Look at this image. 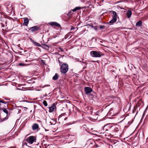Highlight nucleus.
<instances>
[{"instance_id":"1","label":"nucleus","mask_w":148,"mask_h":148,"mask_svg":"<svg viewBox=\"0 0 148 148\" xmlns=\"http://www.w3.org/2000/svg\"><path fill=\"white\" fill-rule=\"evenodd\" d=\"M90 54L92 57H99L103 55L102 52L96 51H91L90 52Z\"/></svg>"},{"instance_id":"2","label":"nucleus","mask_w":148,"mask_h":148,"mask_svg":"<svg viewBox=\"0 0 148 148\" xmlns=\"http://www.w3.org/2000/svg\"><path fill=\"white\" fill-rule=\"evenodd\" d=\"M68 66L66 64H63L61 66L60 71L63 73L65 74L68 71Z\"/></svg>"},{"instance_id":"3","label":"nucleus","mask_w":148,"mask_h":148,"mask_svg":"<svg viewBox=\"0 0 148 148\" xmlns=\"http://www.w3.org/2000/svg\"><path fill=\"white\" fill-rule=\"evenodd\" d=\"M36 138L35 136H31L27 138L26 141L28 143L32 144L34 142H36Z\"/></svg>"},{"instance_id":"4","label":"nucleus","mask_w":148,"mask_h":148,"mask_svg":"<svg viewBox=\"0 0 148 148\" xmlns=\"http://www.w3.org/2000/svg\"><path fill=\"white\" fill-rule=\"evenodd\" d=\"M92 91V89L89 87H86L84 88V91L87 94L91 92Z\"/></svg>"},{"instance_id":"5","label":"nucleus","mask_w":148,"mask_h":148,"mask_svg":"<svg viewBox=\"0 0 148 148\" xmlns=\"http://www.w3.org/2000/svg\"><path fill=\"white\" fill-rule=\"evenodd\" d=\"M39 29L38 26H34L30 28L29 30L32 32H34L37 31Z\"/></svg>"},{"instance_id":"6","label":"nucleus","mask_w":148,"mask_h":148,"mask_svg":"<svg viewBox=\"0 0 148 148\" xmlns=\"http://www.w3.org/2000/svg\"><path fill=\"white\" fill-rule=\"evenodd\" d=\"M39 127L38 125L37 124L35 123L32 126V129L34 130H37Z\"/></svg>"},{"instance_id":"7","label":"nucleus","mask_w":148,"mask_h":148,"mask_svg":"<svg viewBox=\"0 0 148 148\" xmlns=\"http://www.w3.org/2000/svg\"><path fill=\"white\" fill-rule=\"evenodd\" d=\"M132 12L130 10H128L127 11L126 13V15L128 18H130L132 15Z\"/></svg>"},{"instance_id":"8","label":"nucleus","mask_w":148,"mask_h":148,"mask_svg":"<svg viewBox=\"0 0 148 148\" xmlns=\"http://www.w3.org/2000/svg\"><path fill=\"white\" fill-rule=\"evenodd\" d=\"M116 21V19L113 18L108 23L110 25H112Z\"/></svg>"},{"instance_id":"9","label":"nucleus","mask_w":148,"mask_h":148,"mask_svg":"<svg viewBox=\"0 0 148 148\" xmlns=\"http://www.w3.org/2000/svg\"><path fill=\"white\" fill-rule=\"evenodd\" d=\"M29 22V21L28 18H27L25 19H24L23 24L25 26H27Z\"/></svg>"},{"instance_id":"10","label":"nucleus","mask_w":148,"mask_h":148,"mask_svg":"<svg viewBox=\"0 0 148 148\" xmlns=\"http://www.w3.org/2000/svg\"><path fill=\"white\" fill-rule=\"evenodd\" d=\"M41 145H42V146H43V148H47V145L46 143V141H45L44 140H43V141L42 142Z\"/></svg>"},{"instance_id":"11","label":"nucleus","mask_w":148,"mask_h":148,"mask_svg":"<svg viewBox=\"0 0 148 148\" xmlns=\"http://www.w3.org/2000/svg\"><path fill=\"white\" fill-rule=\"evenodd\" d=\"M55 106H52L49 108V111L50 112H53L54 110Z\"/></svg>"},{"instance_id":"12","label":"nucleus","mask_w":148,"mask_h":148,"mask_svg":"<svg viewBox=\"0 0 148 148\" xmlns=\"http://www.w3.org/2000/svg\"><path fill=\"white\" fill-rule=\"evenodd\" d=\"M113 15L112 16V18L115 19H116L117 17V14L115 11H112Z\"/></svg>"},{"instance_id":"13","label":"nucleus","mask_w":148,"mask_h":148,"mask_svg":"<svg viewBox=\"0 0 148 148\" xmlns=\"http://www.w3.org/2000/svg\"><path fill=\"white\" fill-rule=\"evenodd\" d=\"M142 24V22L141 21H139L137 22L136 23V25L138 27L141 26Z\"/></svg>"},{"instance_id":"14","label":"nucleus","mask_w":148,"mask_h":148,"mask_svg":"<svg viewBox=\"0 0 148 148\" xmlns=\"http://www.w3.org/2000/svg\"><path fill=\"white\" fill-rule=\"evenodd\" d=\"M100 111H98L97 112L95 113V116H96L95 118V119H97V117H98V116L99 115V114L100 113Z\"/></svg>"},{"instance_id":"15","label":"nucleus","mask_w":148,"mask_h":148,"mask_svg":"<svg viewBox=\"0 0 148 148\" xmlns=\"http://www.w3.org/2000/svg\"><path fill=\"white\" fill-rule=\"evenodd\" d=\"M58 78L57 74L56 73L55 75L53 77V79L54 80H57Z\"/></svg>"},{"instance_id":"16","label":"nucleus","mask_w":148,"mask_h":148,"mask_svg":"<svg viewBox=\"0 0 148 148\" xmlns=\"http://www.w3.org/2000/svg\"><path fill=\"white\" fill-rule=\"evenodd\" d=\"M33 42L35 45L36 46L40 47L41 46L40 44L38 43H37L36 42L34 41H33Z\"/></svg>"},{"instance_id":"17","label":"nucleus","mask_w":148,"mask_h":148,"mask_svg":"<svg viewBox=\"0 0 148 148\" xmlns=\"http://www.w3.org/2000/svg\"><path fill=\"white\" fill-rule=\"evenodd\" d=\"M81 9V8L79 7H76L74 9L72 10V11L73 12H75V11L79 10Z\"/></svg>"},{"instance_id":"18","label":"nucleus","mask_w":148,"mask_h":148,"mask_svg":"<svg viewBox=\"0 0 148 148\" xmlns=\"http://www.w3.org/2000/svg\"><path fill=\"white\" fill-rule=\"evenodd\" d=\"M3 111L4 113H5L6 114H7V115H8V112L7 110L6 109H3Z\"/></svg>"},{"instance_id":"19","label":"nucleus","mask_w":148,"mask_h":148,"mask_svg":"<svg viewBox=\"0 0 148 148\" xmlns=\"http://www.w3.org/2000/svg\"><path fill=\"white\" fill-rule=\"evenodd\" d=\"M43 104L45 106H47V101H44L43 102Z\"/></svg>"},{"instance_id":"20","label":"nucleus","mask_w":148,"mask_h":148,"mask_svg":"<svg viewBox=\"0 0 148 148\" xmlns=\"http://www.w3.org/2000/svg\"><path fill=\"white\" fill-rule=\"evenodd\" d=\"M54 24V26H56L59 27H60V25L56 22H55Z\"/></svg>"},{"instance_id":"21","label":"nucleus","mask_w":148,"mask_h":148,"mask_svg":"<svg viewBox=\"0 0 148 148\" xmlns=\"http://www.w3.org/2000/svg\"><path fill=\"white\" fill-rule=\"evenodd\" d=\"M91 27L92 28L94 29V30H97V28H98V27H97V26H95V27H94L93 26H92Z\"/></svg>"},{"instance_id":"22","label":"nucleus","mask_w":148,"mask_h":148,"mask_svg":"<svg viewBox=\"0 0 148 148\" xmlns=\"http://www.w3.org/2000/svg\"><path fill=\"white\" fill-rule=\"evenodd\" d=\"M55 22H51L50 23V25H52V26H54L55 25Z\"/></svg>"},{"instance_id":"23","label":"nucleus","mask_w":148,"mask_h":148,"mask_svg":"<svg viewBox=\"0 0 148 148\" xmlns=\"http://www.w3.org/2000/svg\"><path fill=\"white\" fill-rule=\"evenodd\" d=\"M25 65V64H24L23 63H20L19 64V66H24V65Z\"/></svg>"},{"instance_id":"24","label":"nucleus","mask_w":148,"mask_h":148,"mask_svg":"<svg viewBox=\"0 0 148 148\" xmlns=\"http://www.w3.org/2000/svg\"><path fill=\"white\" fill-rule=\"evenodd\" d=\"M0 103H5V102L4 101H3L1 100H0Z\"/></svg>"},{"instance_id":"25","label":"nucleus","mask_w":148,"mask_h":148,"mask_svg":"<svg viewBox=\"0 0 148 148\" xmlns=\"http://www.w3.org/2000/svg\"><path fill=\"white\" fill-rule=\"evenodd\" d=\"M104 27L103 26L100 25V27L101 29H103Z\"/></svg>"},{"instance_id":"26","label":"nucleus","mask_w":148,"mask_h":148,"mask_svg":"<svg viewBox=\"0 0 148 148\" xmlns=\"http://www.w3.org/2000/svg\"><path fill=\"white\" fill-rule=\"evenodd\" d=\"M75 28V27H72L71 28V30H72L74 29Z\"/></svg>"},{"instance_id":"27","label":"nucleus","mask_w":148,"mask_h":148,"mask_svg":"<svg viewBox=\"0 0 148 148\" xmlns=\"http://www.w3.org/2000/svg\"><path fill=\"white\" fill-rule=\"evenodd\" d=\"M71 11H70V12H69V13L68 14H69V13H71Z\"/></svg>"},{"instance_id":"28","label":"nucleus","mask_w":148,"mask_h":148,"mask_svg":"<svg viewBox=\"0 0 148 148\" xmlns=\"http://www.w3.org/2000/svg\"><path fill=\"white\" fill-rule=\"evenodd\" d=\"M92 62H95V61H92Z\"/></svg>"}]
</instances>
